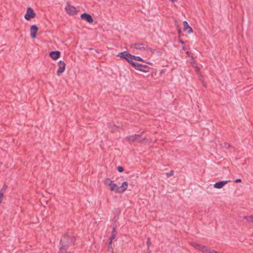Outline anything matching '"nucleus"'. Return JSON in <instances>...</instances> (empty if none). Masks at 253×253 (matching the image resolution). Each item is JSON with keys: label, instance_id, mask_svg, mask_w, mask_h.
<instances>
[{"label": "nucleus", "instance_id": "obj_1", "mask_svg": "<svg viewBox=\"0 0 253 253\" xmlns=\"http://www.w3.org/2000/svg\"><path fill=\"white\" fill-rule=\"evenodd\" d=\"M76 240L75 237L72 233H66L60 239L58 253H68V249L74 246Z\"/></svg>", "mask_w": 253, "mask_h": 253}, {"label": "nucleus", "instance_id": "obj_2", "mask_svg": "<svg viewBox=\"0 0 253 253\" xmlns=\"http://www.w3.org/2000/svg\"><path fill=\"white\" fill-rule=\"evenodd\" d=\"M131 66L135 70L143 72H148L150 69V67L146 65L139 64L134 61L132 63V65Z\"/></svg>", "mask_w": 253, "mask_h": 253}, {"label": "nucleus", "instance_id": "obj_3", "mask_svg": "<svg viewBox=\"0 0 253 253\" xmlns=\"http://www.w3.org/2000/svg\"><path fill=\"white\" fill-rule=\"evenodd\" d=\"M117 56L125 59L130 64V65H131L132 63L133 62V61H131L132 55L127 51H124L123 52L119 53Z\"/></svg>", "mask_w": 253, "mask_h": 253}, {"label": "nucleus", "instance_id": "obj_4", "mask_svg": "<svg viewBox=\"0 0 253 253\" xmlns=\"http://www.w3.org/2000/svg\"><path fill=\"white\" fill-rule=\"evenodd\" d=\"M192 246L194 247L195 249L202 252L204 253H210L211 249L209 248L208 247L206 246H203L201 244L193 242L192 243Z\"/></svg>", "mask_w": 253, "mask_h": 253}, {"label": "nucleus", "instance_id": "obj_5", "mask_svg": "<svg viewBox=\"0 0 253 253\" xmlns=\"http://www.w3.org/2000/svg\"><path fill=\"white\" fill-rule=\"evenodd\" d=\"M36 13L34 12V10L31 7H28L27 9V12L25 14L24 17L25 19L29 21L32 18H33L36 17Z\"/></svg>", "mask_w": 253, "mask_h": 253}, {"label": "nucleus", "instance_id": "obj_6", "mask_svg": "<svg viewBox=\"0 0 253 253\" xmlns=\"http://www.w3.org/2000/svg\"><path fill=\"white\" fill-rule=\"evenodd\" d=\"M143 131L140 134H134L129 135L128 136H126V139L129 142H134L135 141H138V139H139V137L141 136Z\"/></svg>", "mask_w": 253, "mask_h": 253}, {"label": "nucleus", "instance_id": "obj_7", "mask_svg": "<svg viewBox=\"0 0 253 253\" xmlns=\"http://www.w3.org/2000/svg\"><path fill=\"white\" fill-rule=\"evenodd\" d=\"M131 48H135L138 50H145L147 47H149L147 45L141 43H135L130 45Z\"/></svg>", "mask_w": 253, "mask_h": 253}, {"label": "nucleus", "instance_id": "obj_8", "mask_svg": "<svg viewBox=\"0 0 253 253\" xmlns=\"http://www.w3.org/2000/svg\"><path fill=\"white\" fill-rule=\"evenodd\" d=\"M58 69L57 71V74L60 76L65 70L66 64L63 61L60 60L58 63Z\"/></svg>", "mask_w": 253, "mask_h": 253}, {"label": "nucleus", "instance_id": "obj_9", "mask_svg": "<svg viewBox=\"0 0 253 253\" xmlns=\"http://www.w3.org/2000/svg\"><path fill=\"white\" fill-rule=\"evenodd\" d=\"M81 18L90 24L92 23L93 22V19L92 16L87 13H84L82 14Z\"/></svg>", "mask_w": 253, "mask_h": 253}, {"label": "nucleus", "instance_id": "obj_10", "mask_svg": "<svg viewBox=\"0 0 253 253\" xmlns=\"http://www.w3.org/2000/svg\"><path fill=\"white\" fill-rule=\"evenodd\" d=\"M38 27L36 25H33L30 27L31 37L33 39H35L37 37V32L38 31Z\"/></svg>", "mask_w": 253, "mask_h": 253}, {"label": "nucleus", "instance_id": "obj_11", "mask_svg": "<svg viewBox=\"0 0 253 253\" xmlns=\"http://www.w3.org/2000/svg\"><path fill=\"white\" fill-rule=\"evenodd\" d=\"M231 182V180L219 181L213 184V187L216 189L222 188L225 184Z\"/></svg>", "mask_w": 253, "mask_h": 253}, {"label": "nucleus", "instance_id": "obj_12", "mask_svg": "<svg viewBox=\"0 0 253 253\" xmlns=\"http://www.w3.org/2000/svg\"><path fill=\"white\" fill-rule=\"evenodd\" d=\"M61 55V52L60 51H52L49 53V56L50 58H51L53 60H56L58 59Z\"/></svg>", "mask_w": 253, "mask_h": 253}, {"label": "nucleus", "instance_id": "obj_13", "mask_svg": "<svg viewBox=\"0 0 253 253\" xmlns=\"http://www.w3.org/2000/svg\"><path fill=\"white\" fill-rule=\"evenodd\" d=\"M65 11L69 15H73L77 13L76 8L69 4L65 7Z\"/></svg>", "mask_w": 253, "mask_h": 253}, {"label": "nucleus", "instance_id": "obj_14", "mask_svg": "<svg viewBox=\"0 0 253 253\" xmlns=\"http://www.w3.org/2000/svg\"><path fill=\"white\" fill-rule=\"evenodd\" d=\"M147 50L151 51L152 53H156L158 56H161L163 53V49L161 48L152 49L150 47H147Z\"/></svg>", "mask_w": 253, "mask_h": 253}, {"label": "nucleus", "instance_id": "obj_15", "mask_svg": "<svg viewBox=\"0 0 253 253\" xmlns=\"http://www.w3.org/2000/svg\"><path fill=\"white\" fill-rule=\"evenodd\" d=\"M183 26L184 31H187L188 34H190L193 32V29L189 25L188 23L186 21H184Z\"/></svg>", "mask_w": 253, "mask_h": 253}, {"label": "nucleus", "instance_id": "obj_16", "mask_svg": "<svg viewBox=\"0 0 253 253\" xmlns=\"http://www.w3.org/2000/svg\"><path fill=\"white\" fill-rule=\"evenodd\" d=\"M108 185L110 186L111 191H114L116 193H119V187L116 183H113L112 182H111V183L108 184Z\"/></svg>", "mask_w": 253, "mask_h": 253}, {"label": "nucleus", "instance_id": "obj_17", "mask_svg": "<svg viewBox=\"0 0 253 253\" xmlns=\"http://www.w3.org/2000/svg\"><path fill=\"white\" fill-rule=\"evenodd\" d=\"M128 183L126 181L123 182L122 185L119 187V193H122L124 192L127 189Z\"/></svg>", "mask_w": 253, "mask_h": 253}, {"label": "nucleus", "instance_id": "obj_18", "mask_svg": "<svg viewBox=\"0 0 253 253\" xmlns=\"http://www.w3.org/2000/svg\"><path fill=\"white\" fill-rule=\"evenodd\" d=\"M117 231H116V227L114 226L113 228V231L111 233V236L109 238V241H112V240L115 238L116 236Z\"/></svg>", "mask_w": 253, "mask_h": 253}, {"label": "nucleus", "instance_id": "obj_19", "mask_svg": "<svg viewBox=\"0 0 253 253\" xmlns=\"http://www.w3.org/2000/svg\"><path fill=\"white\" fill-rule=\"evenodd\" d=\"M133 60L146 62V61H145L141 57L132 55L131 61Z\"/></svg>", "mask_w": 253, "mask_h": 253}, {"label": "nucleus", "instance_id": "obj_20", "mask_svg": "<svg viewBox=\"0 0 253 253\" xmlns=\"http://www.w3.org/2000/svg\"><path fill=\"white\" fill-rule=\"evenodd\" d=\"M243 219H246L248 222L253 224V215L244 216H243Z\"/></svg>", "mask_w": 253, "mask_h": 253}, {"label": "nucleus", "instance_id": "obj_21", "mask_svg": "<svg viewBox=\"0 0 253 253\" xmlns=\"http://www.w3.org/2000/svg\"><path fill=\"white\" fill-rule=\"evenodd\" d=\"M108 127H109V128L111 130V131L112 132H115L116 129L118 128H119V126H116V125H109L108 126Z\"/></svg>", "mask_w": 253, "mask_h": 253}, {"label": "nucleus", "instance_id": "obj_22", "mask_svg": "<svg viewBox=\"0 0 253 253\" xmlns=\"http://www.w3.org/2000/svg\"><path fill=\"white\" fill-rule=\"evenodd\" d=\"M108 250L111 253H113V248L112 247V241H109L108 244Z\"/></svg>", "mask_w": 253, "mask_h": 253}, {"label": "nucleus", "instance_id": "obj_23", "mask_svg": "<svg viewBox=\"0 0 253 253\" xmlns=\"http://www.w3.org/2000/svg\"><path fill=\"white\" fill-rule=\"evenodd\" d=\"M151 244V239L150 237H148L147 238V242H146V244H147V247H148V248L150 247Z\"/></svg>", "mask_w": 253, "mask_h": 253}, {"label": "nucleus", "instance_id": "obj_24", "mask_svg": "<svg viewBox=\"0 0 253 253\" xmlns=\"http://www.w3.org/2000/svg\"><path fill=\"white\" fill-rule=\"evenodd\" d=\"M174 171L173 170H171L169 172L166 173V175L168 177H169L173 175Z\"/></svg>", "mask_w": 253, "mask_h": 253}, {"label": "nucleus", "instance_id": "obj_25", "mask_svg": "<svg viewBox=\"0 0 253 253\" xmlns=\"http://www.w3.org/2000/svg\"><path fill=\"white\" fill-rule=\"evenodd\" d=\"M117 170L119 172H122L124 171V168L122 166H118L117 167Z\"/></svg>", "mask_w": 253, "mask_h": 253}, {"label": "nucleus", "instance_id": "obj_26", "mask_svg": "<svg viewBox=\"0 0 253 253\" xmlns=\"http://www.w3.org/2000/svg\"><path fill=\"white\" fill-rule=\"evenodd\" d=\"M111 182H112V181L110 178H106L104 181L105 184H108L109 183H111Z\"/></svg>", "mask_w": 253, "mask_h": 253}, {"label": "nucleus", "instance_id": "obj_27", "mask_svg": "<svg viewBox=\"0 0 253 253\" xmlns=\"http://www.w3.org/2000/svg\"><path fill=\"white\" fill-rule=\"evenodd\" d=\"M177 27L178 33L179 34L178 38V39H180V34H181V28L179 27V26L178 25H177Z\"/></svg>", "mask_w": 253, "mask_h": 253}, {"label": "nucleus", "instance_id": "obj_28", "mask_svg": "<svg viewBox=\"0 0 253 253\" xmlns=\"http://www.w3.org/2000/svg\"><path fill=\"white\" fill-rule=\"evenodd\" d=\"M224 147H225L227 149H229L231 146V145L229 143L225 142V143H224Z\"/></svg>", "mask_w": 253, "mask_h": 253}, {"label": "nucleus", "instance_id": "obj_29", "mask_svg": "<svg viewBox=\"0 0 253 253\" xmlns=\"http://www.w3.org/2000/svg\"><path fill=\"white\" fill-rule=\"evenodd\" d=\"M3 197H4V194H2V193H0V204H1L2 203Z\"/></svg>", "mask_w": 253, "mask_h": 253}, {"label": "nucleus", "instance_id": "obj_30", "mask_svg": "<svg viewBox=\"0 0 253 253\" xmlns=\"http://www.w3.org/2000/svg\"><path fill=\"white\" fill-rule=\"evenodd\" d=\"M186 54L189 57H190L192 59H193V56L192 55H191V53L189 52L188 51H186Z\"/></svg>", "mask_w": 253, "mask_h": 253}, {"label": "nucleus", "instance_id": "obj_31", "mask_svg": "<svg viewBox=\"0 0 253 253\" xmlns=\"http://www.w3.org/2000/svg\"><path fill=\"white\" fill-rule=\"evenodd\" d=\"M145 139H146V137H144L142 139H138V142H143L144 141V140H145Z\"/></svg>", "mask_w": 253, "mask_h": 253}, {"label": "nucleus", "instance_id": "obj_32", "mask_svg": "<svg viewBox=\"0 0 253 253\" xmlns=\"http://www.w3.org/2000/svg\"><path fill=\"white\" fill-rule=\"evenodd\" d=\"M242 180L240 178L236 179L235 181V182L236 183H239L241 182Z\"/></svg>", "mask_w": 253, "mask_h": 253}, {"label": "nucleus", "instance_id": "obj_33", "mask_svg": "<svg viewBox=\"0 0 253 253\" xmlns=\"http://www.w3.org/2000/svg\"><path fill=\"white\" fill-rule=\"evenodd\" d=\"M179 42L182 44V45H184L185 44V42L184 41H183L182 40H180V39H179Z\"/></svg>", "mask_w": 253, "mask_h": 253}, {"label": "nucleus", "instance_id": "obj_34", "mask_svg": "<svg viewBox=\"0 0 253 253\" xmlns=\"http://www.w3.org/2000/svg\"><path fill=\"white\" fill-rule=\"evenodd\" d=\"M7 187H8L7 185L6 184H4L2 188L4 189V190H6L7 189Z\"/></svg>", "mask_w": 253, "mask_h": 253}, {"label": "nucleus", "instance_id": "obj_35", "mask_svg": "<svg viewBox=\"0 0 253 253\" xmlns=\"http://www.w3.org/2000/svg\"><path fill=\"white\" fill-rule=\"evenodd\" d=\"M5 190H4V189H2L1 188L0 190V193H2V194H4V192H5Z\"/></svg>", "mask_w": 253, "mask_h": 253}, {"label": "nucleus", "instance_id": "obj_36", "mask_svg": "<svg viewBox=\"0 0 253 253\" xmlns=\"http://www.w3.org/2000/svg\"><path fill=\"white\" fill-rule=\"evenodd\" d=\"M182 49L183 50L186 51V50H187V47L185 46V44L183 45V46L182 47Z\"/></svg>", "mask_w": 253, "mask_h": 253}, {"label": "nucleus", "instance_id": "obj_37", "mask_svg": "<svg viewBox=\"0 0 253 253\" xmlns=\"http://www.w3.org/2000/svg\"><path fill=\"white\" fill-rule=\"evenodd\" d=\"M147 251H148V253H150L151 252V251L150 250V247H147Z\"/></svg>", "mask_w": 253, "mask_h": 253}, {"label": "nucleus", "instance_id": "obj_38", "mask_svg": "<svg viewBox=\"0 0 253 253\" xmlns=\"http://www.w3.org/2000/svg\"><path fill=\"white\" fill-rule=\"evenodd\" d=\"M145 63H147L148 64L151 65H152V63H151V62H146Z\"/></svg>", "mask_w": 253, "mask_h": 253}, {"label": "nucleus", "instance_id": "obj_39", "mask_svg": "<svg viewBox=\"0 0 253 253\" xmlns=\"http://www.w3.org/2000/svg\"><path fill=\"white\" fill-rule=\"evenodd\" d=\"M95 52H97V53L99 52V51H98V50L97 49H95Z\"/></svg>", "mask_w": 253, "mask_h": 253}, {"label": "nucleus", "instance_id": "obj_40", "mask_svg": "<svg viewBox=\"0 0 253 253\" xmlns=\"http://www.w3.org/2000/svg\"><path fill=\"white\" fill-rule=\"evenodd\" d=\"M89 49H90V50H92V49H93V48H90Z\"/></svg>", "mask_w": 253, "mask_h": 253}]
</instances>
